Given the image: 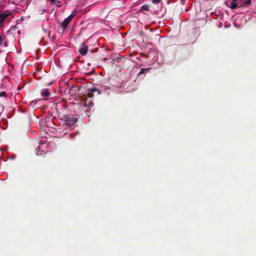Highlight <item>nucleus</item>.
<instances>
[{
    "label": "nucleus",
    "mask_w": 256,
    "mask_h": 256,
    "mask_svg": "<svg viewBox=\"0 0 256 256\" xmlns=\"http://www.w3.org/2000/svg\"><path fill=\"white\" fill-rule=\"evenodd\" d=\"M65 122V124L68 127L73 126L78 121V118L76 116H71L68 114L64 115L62 118Z\"/></svg>",
    "instance_id": "f257e3e1"
},
{
    "label": "nucleus",
    "mask_w": 256,
    "mask_h": 256,
    "mask_svg": "<svg viewBox=\"0 0 256 256\" xmlns=\"http://www.w3.org/2000/svg\"><path fill=\"white\" fill-rule=\"evenodd\" d=\"M226 5L232 10H234L241 8L238 4V0H226L225 2Z\"/></svg>",
    "instance_id": "f03ea898"
},
{
    "label": "nucleus",
    "mask_w": 256,
    "mask_h": 256,
    "mask_svg": "<svg viewBox=\"0 0 256 256\" xmlns=\"http://www.w3.org/2000/svg\"><path fill=\"white\" fill-rule=\"evenodd\" d=\"M74 14H72L68 18H66L60 24V26L62 27L63 30H64L66 28L70 22L74 18Z\"/></svg>",
    "instance_id": "7ed1b4c3"
},
{
    "label": "nucleus",
    "mask_w": 256,
    "mask_h": 256,
    "mask_svg": "<svg viewBox=\"0 0 256 256\" xmlns=\"http://www.w3.org/2000/svg\"><path fill=\"white\" fill-rule=\"evenodd\" d=\"M88 96L90 98H92L94 96V93H96V96H98L101 94V90L96 88H92L88 90Z\"/></svg>",
    "instance_id": "20e7f679"
},
{
    "label": "nucleus",
    "mask_w": 256,
    "mask_h": 256,
    "mask_svg": "<svg viewBox=\"0 0 256 256\" xmlns=\"http://www.w3.org/2000/svg\"><path fill=\"white\" fill-rule=\"evenodd\" d=\"M238 4L242 8H246L248 6L252 3L251 0H238Z\"/></svg>",
    "instance_id": "39448f33"
},
{
    "label": "nucleus",
    "mask_w": 256,
    "mask_h": 256,
    "mask_svg": "<svg viewBox=\"0 0 256 256\" xmlns=\"http://www.w3.org/2000/svg\"><path fill=\"white\" fill-rule=\"evenodd\" d=\"M88 46L85 44H82L80 47V48H79V52L82 55V56H85L87 52H88Z\"/></svg>",
    "instance_id": "423d86ee"
},
{
    "label": "nucleus",
    "mask_w": 256,
    "mask_h": 256,
    "mask_svg": "<svg viewBox=\"0 0 256 256\" xmlns=\"http://www.w3.org/2000/svg\"><path fill=\"white\" fill-rule=\"evenodd\" d=\"M91 98L88 97V98H86V100L84 102L83 106L88 108H90L92 106L94 103L92 101V100L90 99Z\"/></svg>",
    "instance_id": "0eeeda50"
},
{
    "label": "nucleus",
    "mask_w": 256,
    "mask_h": 256,
    "mask_svg": "<svg viewBox=\"0 0 256 256\" xmlns=\"http://www.w3.org/2000/svg\"><path fill=\"white\" fill-rule=\"evenodd\" d=\"M0 14L2 15V16L6 20L8 16L10 15L11 12L8 10H6Z\"/></svg>",
    "instance_id": "6e6552de"
},
{
    "label": "nucleus",
    "mask_w": 256,
    "mask_h": 256,
    "mask_svg": "<svg viewBox=\"0 0 256 256\" xmlns=\"http://www.w3.org/2000/svg\"><path fill=\"white\" fill-rule=\"evenodd\" d=\"M150 68H142L140 70V72L138 73V75L144 74L145 72L148 71Z\"/></svg>",
    "instance_id": "1a4fd4ad"
},
{
    "label": "nucleus",
    "mask_w": 256,
    "mask_h": 256,
    "mask_svg": "<svg viewBox=\"0 0 256 256\" xmlns=\"http://www.w3.org/2000/svg\"><path fill=\"white\" fill-rule=\"evenodd\" d=\"M42 96H50V93L48 92V90H44L42 92Z\"/></svg>",
    "instance_id": "9d476101"
},
{
    "label": "nucleus",
    "mask_w": 256,
    "mask_h": 256,
    "mask_svg": "<svg viewBox=\"0 0 256 256\" xmlns=\"http://www.w3.org/2000/svg\"><path fill=\"white\" fill-rule=\"evenodd\" d=\"M141 10H144L146 11L148 10H149V6L148 4H144L142 6Z\"/></svg>",
    "instance_id": "9b49d317"
},
{
    "label": "nucleus",
    "mask_w": 256,
    "mask_h": 256,
    "mask_svg": "<svg viewBox=\"0 0 256 256\" xmlns=\"http://www.w3.org/2000/svg\"><path fill=\"white\" fill-rule=\"evenodd\" d=\"M2 97L5 98L7 97V94L6 92L2 91V92H0V98H2Z\"/></svg>",
    "instance_id": "f8f14e48"
},
{
    "label": "nucleus",
    "mask_w": 256,
    "mask_h": 256,
    "mask_svg": "<svg viewBox=\"0 0 256 256\" xmlns=\"http://www.w3.org/2000/svg\"><path fill=\"white\" fill-rule=\"evenodd\" d=\"M49 0L52 4H56V3H60V0Z\"/></svg>",
    "instance_id": "ddd939ff"
},
{
    "label": "nucleus",
    "mask_w": 256,
    "mask_h": 256,
    "mask_svg": "<svg viewBox=\"0 0 256 256\" xmlns=\"http://www.w3.org/2000/svg\"><path fill=\"white\" fill-rule=\"evenodd\" d=\"M4 18L2 16V15H1L0 14V24H2L4 22Z\"/></svg>",
    "instance_id": "4468645a"
},
{
    "label": "nucleus",
    "mask_w": 256,
    "mask_h": 256,
    "mask_svg": "<svg viewBox=\"0 0 256 256\" xmlns=\"http://www.w3.org/2000/svg\"><path fill=\"white\" fill-rule=\"evenodd\" d=\"M4 39L2 35H0V45H2L3 44Z\"/></svg>",
    "instance_id": "2eb2a0df"
},
{
    "label": "nucleus",
    "mask_w": 256,
    "mask_h": 256,
    "mask_svg": "<svg viewBox=\"0 0 256 256\" xmlns=\"http://www.w3.org/2000/svg\"><path fill=\"white\" fill-rule=\"evenodd\" d=\"M161 0H152V2L154 4H159Z\"/></svg>",
    "instance_id": "dca6fc26"
},
{
    "label": "nucleus",
    "mask_w": 256,
    "mask_h": 256,
    "mask_svg": "<svg viewBox=\"0 0 256 256\" xmlns=\"http://www.w3.org/2000/svg\"><path fill=\"white\" fill-rule=\"evenodd\" d=\"M38 150H40V146H38L36 148V151L38 152Z\"/></svg>",
    "instance_id": "f3484780"
},
{
    "label": "nucleus",
    "mask_w": 256,
    "mask_h": 256,
    "mask_svg": "<svg viewBox=\"0 0 256 256\" xmlns=\"http://www.w3.org/2000/svg\"><path fill=\"white\" fill-rule=\"evenodd\" d=\"M62 2V0H60V2Z\"/></svg>",
    "instance_id": "a211bd4d"
}]
</instances>
